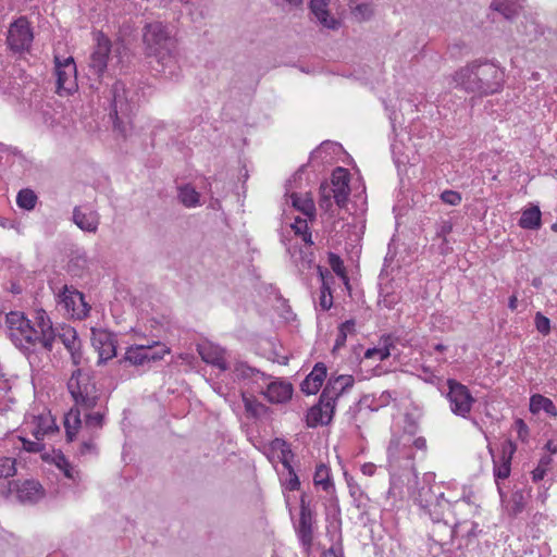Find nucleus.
<instances>
[{"mask_svg": "<svg viewBox=\"0 0 557 557\" xmlns=\"http://www.w3.org/2000/svg\"><path fill=\"white\" fill-rule=\"evenodd\" d=\"M262 394L270 403L282 404L292 398L293 386L287 382H271L267 384V389Z\"/></svg>", "mask_w": 557, "mask_h": 557, "instance_id": "nucleus-23", "label": "nucleus"}, {"mask_svg": "<svg viewBox=\"0 0 557 557\" xmlns=\"http://www.w3.org/2000/svg\"><path fill=\"white\" fill-rule=\"evenodd\" d=\"M33 424L30 433L38 441H42L46 435L58 431V426L49 413L33 417Z\"/></svg>", "mask_w": 557, "mask_h": 557, "instance_id": "nucleus-25", "label": "nucleus"}, {"mask_svg": "<svg viewBox=\"0 0 557 557\" xmlns=\"http://www.w3.org/2000/svg\"><path fill=\"white\" fill-rule=\"evenodd\" d=\"M535 327L536 330L543 334L548 335L550 332V321L547 317L543 315L541 312H536L535 314Z\"/></svg>", "mask_w": 557, "mask_h": 557, "instance_id": "nucleus-49", "label": "nucleus"}, {"mask_svg": "<svg viewBox=\"0 0 557 557\" xmlns=\"http://www.w3.org/2000/svg\"><path fill=\"white\" fill-rule=\"evenodd\" d=\"M92 346L98 351V364L104 363L116 356L114 336L107 331L92 332Z\"/></svg>", "mask_w": 557, "mask_h": 557, "instance_id": "nucleus-15", "label": "nucleus"}, {"mask_svg": "<svg viewBox=\"0 0 557 557\" xmlns=\"http://www.w3.org/2000/svg\"><path fill=\"white\" fill-rule=\"evenodd\" d=\"M355 380L351 375H338L330 377L327 384L322 391V398L327 399L335 405L337 398L342 396L347 389L351 388Z\"/></svg>", "mask_w": 557, "mask_h": 557, "instance_id": "nucleus-17", "label": "nucleus"}, {"mask_svg": "<svg viewBox=\"0 0 557 557\" xmlns=\"http://www.w3.org/2000/svg\"><path fill=\"white\" fill-rule=\"evenodd\" d=\"M104 412H88L85 414V426L88 429H101L103 426Z\"/></svg>", "mask_w": 557, "mask_h": 557, "instance_id": "nucleus-46", "label": "nucleus"}, {"mask_svg": "<svg viewBox=\"0 0 557 557\" xmlns=\"http://www.w3.org/2000/svg\"><path fill=\"white\" fill-rule=\"evenodd\" d=\"M330 0H310V11L318 22L326 28L336 29L339 22L329 11Z\"/></svg>", "mask_w": 557, "mask_h": 557, "instance_id": "nucleus-21", "label": "nucleus"}, {"mask_svg": "<svg viewBox=\"0 0 557 557\" xmlns=\"http://www.w3.org/2000/svg\"><path fill=\"white\" fill-rule=\"evenodd\" d=\"M41 485L35 481H26L18 490V497L22 500H35L40 494Z\"/></svg>", "mask_w": 557, "mask_h": 557, "instance_id": "nucleus-39", "label": "nucleus"}, {"mask_svg": "<svg viewBox=\"0 0 557 557\" xmlns=\"http://www.w3.org/2000/svg\"><path fill=\"white\" fill-rule=\"evenodd\" d=\"M326 377V367L322 362H318L312 371L301 382L300 388L307 395H313L319 392Z\"/></svg>", "mask_w": 557, "mask_h": 557, "instance_id": "nucleus-19", "label": "nucleus"}, {"mask_svg": "<svg viewBox=\"0 0 557 557\" xmlns=\"http://www.w3.org/2000/svg\"><path fill=\"white\" fill-rule=\"evenodd\" d=\"M319 206L324 211H330L335 202L339 208L346 206L350 194L349 173L343 168H336L331 182H324L319 188Z\"/></svg>", "mask_w": 557, "mask_h": 557, "instance_id": "nucleus-6", "label": "nucleus"}, {"mask_svg": "<svg viewBox=\"0 0 557 557\" xmlns=\"http://www.w3.org/2000/svg\"><path fill=\"white\" fill-rule=\"evenodd\" d=\"M271 446L274 450L280 451V454H281L280 460H281L283 467L286 470H289L290 468H293V466L290 463V459L294 457V454L290 449L289 444H287V442L282 438H275L272 442Z\"/></svg>", "mask_w": 557, "mask_h": 557, "instance_id": "nucleus-35", "label": "nucleus"}, {"mask_svg": "<svg viewBox=\"0 0 557 557\" xmlns=\"http://www.w3.org/2000/svg\"><path fill=\"white\" fill-rule=\"evenodd\" d=\"M381 297L380 302L387 309L394 308L400 300L399 295L395 293L381 294Z\"/></svg>", "mask_w": 557, "mask_h": 557, "instance_id": "nucleus-52", "label": "nucleus"}, {"mask_svg": "<svg viewBox=\"0 0 557 557\" xmlns=\"http://www.w3.org/2000/svg\"><path fill=\"white\" fill-rule=\"evenodd\" d=\"M290 197H292L293 206L297 210L302 212L310 220H313L315 218V206H314V201L311 197H309V196L301 197L297 194H293Z\"/></svg>", "mask_w": 557, "mask_h": 557, "instance_id": "nucleus-32", "label": "nucleus"}, {"mask_svg": "<svg viewBox=\"0 0 557 557\" xmlns=\"http://www.w3.org/2000/svg\"><path fill=\"white\" fill-rule=\"evenodd\" d=\"M178 200L187 208H193L199 205L200 194L189 184L183 185L178 188Z\"/></svg>", "mask_w": 557, "mask_h": 557, "instance_id": "nucleus-34", "label": "nucleus"}, {"mask_svg": "<svg viewBox=\"0 0 557 557\" xmlns=\"http://www.w3.org/2000/svg\"><path fill=\"white\" fill-rule=\"evenodd\" d=\"M440 197L443 202L449 206H458L462 200L460 193L450 189L444 190Z\"/></svg>", "mask_w": 557, "mask_h": 557, "instance_id": "nucleus-50", "label": "nucleus"}, {"mask_svg": "<svg viewBox=\"0 0 557 557\" xmlns=\"http://www.w3.org/2000/svg\"><path fill=\"white\" fill-rule=\"evenodd\" d=\"M552 461L553 459L548 455H545L540 459L537 467L532 471V480L534 482L543 480L547 470L549 469Z\"/></svg>", "mask_w": 557, "mask_h": 557, "instance_id": "nucleus-44", "label": "nucleus"}, {"mask_svg": "<svg viewBox=\"0 0 557 557\" xmlns=\"http://www.w3.org/2000/svg\"><path fill=\"white\" fill-rule=\"evenodd\" d=\"M7 40L9 47L14 51H23L29 48L33 41V32L25 17H20L11 24Z\"/></svg>", "mask_w": 557, "mask_h": 557, "instance_id": "nucleus-10", "label": "nucleus"}, {"mask_svg": "<svg viewBox=\"0 0 557 557\" xmlns=\"http://www.w3.org/2000/svg\"><path fill=\"white\" fill-rule=\"evenodd\" d=\"M16 474V460L11 457H0V479H7Z\"/></svg>", "mask_w": 557, "mask_h": 557, "instance_id": "nucleus-42", "label": "nucleus"}, {"mask_svg": "<svg viewBox=\"0 0 557 557\" xmlns=\"http://www.w3.org/2000/svg\"><path fill=\"white\" fill-rule=\"evenodd\" d=\"M335 405L320 395L319 403L312 406L307 416L306 423L308 428H315L319 424H329L332 421Z\"/></svg>", "mask_w": 557, "mask_h": 557, "instance_id": "nucleus-14", "label": "nucleus"}, {"mask_svg": "<svg viewBox=\"0 0 557 557\" xmlns=\"http://www.w3.org/2000/svg\"><path fill=\"white\" fill-rule=\"evenodd\" d=\"M110 50V40L103 35H100L97 40V46L90 55V61L88 64L89 72L97 77H101L107 70Z\"/></svg>", "mask_w": 557, "mask_h": 557, "instance_id": "nucleus-13", "label": "nucleus"}, {"mask_svg": "<svg viewBox=\"0 0 557 557\" xmlns=\"http://www.w3.org/2000/svg\"><path fill=\"white\" fill-rule=\"evenodd\" d=\"M519 226L524 230H537L541 226V211L537 206L525 209L519 220Z\"/></svg>", "mask_w": 557, "mask_h": 557, "instance_id": "nucleus-30", "label": "nucleus"}, {"mask_svg": "<svg viewBox=\"0 0 557 557\" xmlns=\"http://www.w3.org/2000/svg\"><path fill=\"white\" fill-rule=\"evenodd\" d=\"M296 236L301 237L302 242L307 245H313L312 234L308 226V221L299 216L295 218L294 223L290 225Z\"/></svg>", "mask_w": 557, "mask_h": 557, "instance_id": "nucleus-37", "label": "nucleus"}, {"mask_svg": "<svg viewBox=\"0 0 557 557\" xmlns=\"http://www.w3.org/2000/svg\"><path fill=\"white\" fill-rule=\"evenodd\" d=\"M451 230H453V225H451V223H450V222H448V221H445V222H443V223L441 224V226H440V228H438V231H437L436 235H437L438 237H442V238H443V240H444V242H446V238H445V237H446V235H448V234L451 232Z\"/></svg>", "mask_w": 557, "mask_h": 557, "instance_id": "nucleus-55", "label": "nucleus"}, {"mask_svg": "<svg viewBox=\"0 0 557 557\" xmlns=\"http://www.w3.org/2000/svg\"><path fill=\"white\" fill-rule=\"evenodd\" d=\"M54 70L57 75V92L70 95L77 88V70L73 57L54 54Z\"/></svg>", "mask_w": 557, "mask_h": 557, "instance_id": "nucleus-7", "label": "nucleus"}, {"mask_svg": "<svg viewBox=\"0 0 557 557\" xmlns=\"http://www.w3.org/2000/svg\"><path fill=\"white\" fill-rule=\"evenodd\" d=\"M339 331H344L346 334L352 333L355 331V321L347 320L338 326Z\"/></svg>", "mask_w": 557, "mask_h": 557, "instance_id": "nucleus-59", "label": "nucleus"}, {"mask_svg": "<svg viewBox=\"0 0 557 557\" xmlns=\"http://www.w3.org/2000/svg\"><path fill=\"white\" fill-rule=\"evenodd\" d=\"M318 269H319L320 276L322 278V286L320 288V296H319V305L322 310L326 311V310L331 309V307L333 306V296H332L330 286L324 281V276H323V272H322L321 268L319 267Z\"/></svg>", "mask_w": 557, "mask_h": 557, "instance_id": "nucleus-40", "label": "nucleus"}, {"mask_svg": "<svg viewBox=\"0 0 557 557\" xmlns=\"http://www.w3.org/2000/svg\"><path fill=\"white\" fill-rule=\"evenodd\" d=\"M515 451L516 445L511 441H508L503 447L499 459L494 460V476L496 482L507 479L510 475L511 458Z\"/></svg>", "mask_w": 557, "mask_h": 557, "instance_id": "nucleus-22", "label": "nucleus"}, {"mask_svg": "<svg viewBox=\"0 0 557 557\" xmlns=\"http://www.w3.org/2000/svg\"><path fill=\"white\" fill-rule=\"evenodd\" d=\"M314 511L307 502V495L300 496V515L297 533L305 546H310L313 541Z\"/></svg>", "mask_w": 557, "mask_h": 557, "instance_id": "nucleus-12", "label": "nucleus"}, {"mask_svg": "<svg viewBox=\"0 0 557 557\" xmlns=\"http://www.w3.org/2000/svg\"><path fill=\"white\" fill-rule=\"evenodd\" d=\"M502 69L490 61H473L456 72L454 79L467 92L487 96L498 92L504 84Z\"/></svg>", "mask_w": 557, "mask_h": 557, "instance_id": "nucleus-2", "label": "nucleus"}, {"mask_svg": "<svg viewBox=\"0 0 557 557\" xmlns=\"http://www.w3.org/2000/svg\"><path fill=\"white\" fill-rule=\"evenodd\" d=\"M59 302L64 306L67 312L76 319H84L88 315L90 307L85 301L84 295L64 285L63 290L59 294Z\"/></svg>", "mask_w": 557, "mask_h": 557, "instance_id": "nucleus-11", "label": "nucleus"}, {"mask_svg": "<svg viewBox=\"0 0 557 557\" xmlns=\"http://www.w3.org/2000/svg\"><path fill=\"white\" fill-rule=\"evenodd\" d=\"M515 428L517 430L518 437L524 442L529 435V428L525 422L522 419H517L515 421Z\"/></svg>", "mask_w": 557, "mask_h": 557, "instance_id": "nucleus-54", "label": "nucleus"}, {"mask_svg": "<svg viewBox=\"0 0 557 557\" xmlns=\"http://www.w3.org/2000/svg\"><path fill=\"white\" fill-rule=\"evenodd\" d=\"M198 352L201 359L209 364L218 367L220 370L225 371L227 363L224 358V349L211 343L198 345Z\"/></svg>", "mask_w": 557, "mask_h": 557, "instance_id": "nucleus-20", "label": "nucleus"}, {"mask_svg": "<svg viewBox=\"0 0 557 557\" xmlns=\"http://www.w3.org/2000/svg\"><path fill=\"white\" fill-rule=\"evenodd\" d=\"M525 506V497L522 491H515L509 499V511L516 516L520 513Z\"/></svg>", "mask_w": 557, "mask_h": 557, "instance_id": "nucleus-43", "label": "nucleus"}, {"mask_svg": "<svg viewBox=\"0 0 557 557\" xmlns=\"http://www.w3.org/2000/svg\"><path fill=\"white\" fill-rule=\"evenodd\" d=\"M33 325L38 330L39 344L46 350L51 351L55 339V332L45 310L36 311L35 324Z\"/></svg>", "mask_w": 557, "mask_h": 557, "instance_id": "nucleus-16", "label": "nucleus"}, {"mask_svg": "<svg viewBox=\"0 0 557 557\" xmlns=\"http://www.w3.org/2000/svg\"><path fill=\"white\" fill-rule=\"evenodd\" d=\"M20 440L23 444V449L28 453H40L45 447L41 441L38 440L29 441L25 437H20Z\"/></svg>", "mask_w": 557, "mask_h": 557, "instance_id": "nucleus-51", "label": "nucleus"}, {"mask_svg": "<svg viewBox=\"0 0 557 557\" xmlns=\"http://www.w3.org/2000/svg\"><path fill=\"white\" fill-rule=\"evenodd\" d=\"M348 486H349L350 495H351L352 497H355V498H356V497H357V495H361V494H362V493H361V491H360V488H359L358 486L352 485L351 483H349V484H348Z\"/></svg>", "mask_w": 557, "mask_h": 557, "instance_id": "nucleus-62", "label": "nucleus"}, {"mask_svg": "<svg viewBox=\"0 0 557 557\" xmlns=\"http://www.w3.org/2000/svg\"><path fill=\"white\" fill-rule=\"evenodd\" d=\"M41 458L45 461L54 463L57 468L61 470L67 479L75 480V475L77 474V472L61 451L44 454L41 455Z\"/></svg>", "mask_w": 557, "mask_h": 557, "instance_id": "nucleus-28", "label": "nucleus"}, {"mask_svg": "<svg viewBox=\"0 0 557 557\" xmlns=\"http://www.w3.org/2000/svg\"><path fill=\"white\" fill-rule=\"evenodd\" d=\"M392 393L386 391V392H383L380 399L382 400V403L384 404H387L389 401V399H392Z\"/></svg>", "mask_w": 557, "mask_h": 557, "instance_id": "nucleus-64", "label": "nucleus"}, {"mask_svg": "<svg viewBox=\"0 0 557 557\" xmlns=\"http://www.w3.org/2000/svg\"><path fill=\"white\" fill-rule=\"evenodd\" d=\"M383 346L380 348H369L364 352V357L376 358L380 361L387 359L391 356V347H393V339L391 336H386L383 339Z\"/></svg>", "mask_w": 557, "mask_h": 557, "instance_id": "nucleus-36", "label": "nucleus"}, {"mask_svg": "<svg viewBox=\"0 0 557 557\" xmlns=\"http://www.w3.org/2000/svg\"><path fill=\"white\" fill-rule=\"evenodd\" d=\"M111 94V112L110 116L113 120L115 127L120 126L124 117H128L135 109V103L128 99L125 84L116 81L110 90Z\"/></svg>", "mask_w": 557, "mask_h": 557, "instance_id": "nucleus-9", "label": "nucleus"}, {"mask_svg": "<svg viewBox=\"0 0 557 557\" xmlns=\"http://www.w3.org/2000/svg\"><path fill=\"white\" fill-rule=\"evenodd\" d=\"M147 354V362H156L162 360L165 355L170 354V348L158 341H151V345H143Z\"/></svg>", "mask_w": 557, "mask_h": 557, "instance_id": "nucleus-33", "label": "nucleus"}, {"mask_svg": "<svg viewBox=\"0 0 557 557\" xmlns=\"http://www.w3.org/2000/svg\"><path fill=\"white\" fill-rule=\"evenodd\" d=\"M143 41L145 54L154 58L161 64L162 71L175 64L176 42L161 22H153L144 27Z\"/></svg>", "mask_w": 557, "mask_h": 557, "instance_id": "nucleus-3", "label": "nucleus"}, {"mask_svg": "<svg viewBox=\"0 0 557 557\" xmlns=\"http://www.w3.org/2000/svg\"><path fill=\"white\" fill-rule=\"evenodd\" d=\"M120 364L128 363L134 367H145L147 362V354L143 345H132L126 348L122 359L119 360Z\"/></svg>", "mask_w": 557, "mask_h": 557, "instance_id": "nucleus-27", "label": "nucleus"}, {"mask_svg": "<svg viewBox=\"0 0 557 557\" xmlns=\"http://www.w3.org/2000/svg\"><path fill=\"white\" fill-rule=\"evenodd\" d=\"M243 401L246 412L253 418H258L265 412V407L253 397L243 394Z\"/></svg>", "mask_w": 557, "mask_h": 557, "instance_id": "nucleus-41", "label": "nucleus"}, {"mask_svg": "<svg viewBox=\"0 0 557 557\" xmlns=\"http://www.w3.org/2000/svg\"><path fill=\"white\" fill-rule=\"evenodd\" d=\"M447 399L449 401L451 412L462 418L468 417L473 404L475 403V399L471 395L469 388L454 379L447 380Z\"/></svg>", "mask_w": 557, "mask_h": 557, "instance_id": "nucleus-8", "label": "nucleus"}, {"mask_svg": "<svg viewBox=\"0 0 557 557\" xmlns=\"http://www.w3.org/2000/svg\"><path fill=\"white\" fill-rule=\"evenodd\" d=\"M387 455L391 462H397L401 458L413 459L410 438L406 435H394L389 441Z\"/></svg>", "mask_w": 557, "mask_h": 557, "instance_id": "nucleus-18", "label": "nucleus"}, {"mask_svg": "<svg viewBox=\"0 0 557 557\" xmlns=\"http://www.w3.org/2000/svg\"><path fill=\"white\" fill-rule=\"evenodd\" d=\"M372 9L369 3H359L351 7V14L358 22H363L372 16Z\"/></svg>", "mask_w": 557, "mask_h": 557, "instance_id": "nucleus-45", "label": "nucleus"}, {"mask_svg": "<svg viewBox=\"0 0 557 557\" xmlns=\"http://www.w3.org/2000/svg\"><path fill=\"white\" fill-rule=\"evenodd\" d=\"M346 339H347V334L344 331L338 330V333H337L336 339H335V344H334V349H339V348L344 347Z\"/></svg>", "mask_w": 557, "mask_h": 557, "instance_id": "nucleus-56", "label": "nucleus"}, {"mask_svg": "<svg viewBox=\"0 0 557 557\" xmlns=\"http://www.w3.org/2000/svg\"><path fill=\"white\" fill-rule=\"evenodd\" d=\"M5 325L9 338L25 354L33 352L39 344L38 330L30 323L23 312L11 311L5 315Z\"/></svg>", "mask_w": 557, "mask_h": 557, "instance_id": "nucleus-4", "label": "nucleus"}, {"mask_svg": "<svg viewBox=\"0 0 557 557\" xmlns=\"http://www.w3.org/2000/svg\"><path fill=\"white\" fill-rule=\"evenodd\" d=\"M542 410L552 417H557V408L554 403L543 395L535 394L530 398V411L539 413Z\"/></svg>", "mask_w": 557, "mask_h": 557, "instance_id": "nucleus-29", "label": "nucleus"}, {"mask_svg": "<svg viewBox=\"0 0 557 557\" xmlns=\"http://www.w3.org/2000/svg\"><path fill=\"white\" fill-rule=\"evenodd\" d=\"M288 471V480L285 482V487L288 491H297L300 487V481L298 475L296 474L294 468H290Z\"/></svg>", "mask_w": 557, "mask_h": 557, "instance_id": "nucleus-53", "label": "nucleus"}, {"mask_svg": "<svg viewBox=\"0 0 557 557\" xmlns=\"http://www.w3.org/2000/svg\"><path fill=\"white\" fill-rule=\"evenodd\" d=\"M490 8L507 20L515 18L523 8V0H492Z\"/></svg>", "mask_w": 557, "mask_h": 557, "instance_id": "nucleus-26", "label": "nucleus"}, {"mask_svg": "<svg viewBox=\"0 0 557 557\" xmlns=\"http://www.w3.org/2000/svg\"><path fill=\"white\" fill-rule=\"evenodd\" d=\"M237 375L240 377H252L257 376L258 379H261L263 382H265L267 377L264 373H261L257 369H253L251 367H248L246 364H239L236 368Z\"/></svg>", "mask_w": 557, "mask_h": 557, "instance_id": "nucleus-48", "label": "nucleus"}, {"mask_svg": "<svg viewBox=\"0 0 557 557\" xmlns=\"http://www.w3.org/2000/svg\"><path fill=\"white\" fill-rule=\"evenodd\" d=\"M60 338L67 350H73L76 349V347H81V341L77 338L76 332L73 329L67 330L60 336Z\"/></svg>", "mask_w": 557, "mask_h": 557, "instance_id": "nucleus-47", "label": "nucleus"}, {"mask_svg": "<svg viewBox=\"0 0 557 557\" xmlns=\"http://www.w3.org/2000/svg\"><path fill=\"white\" fill-rule=\"evenodd\" d=\"M375 470H376L375 465H373L371 462L364 463L361 467V472L368 476H372L375 473Z\"/></svg>", "mask_w": 557, "mask_h": 557, "instance_id": "nucleus-61", "label": "nucleus"}, {"mask_svg": "<svg viewBox=\"0 0 557 557\" xmlns=\"http://www.w3.org/2000/svg\"><path fill=\"white\" fill-rule=\"evenodd\" d=\"M330 263H331L333 270L336 273H339V271H341L339 267L342 264L341 258L334 253H331L330 255Z\"/></svg>", "mask_w": 557, "mask_h": 557, "instance_id": "nucleus-60", "label": "nucleus"}, {"mask_svg": "<svg viewBox=\"0 0 557 557\" xmlns=\"http://www.w3.org/2000/svg\"><path fill=\"white\" fill-rule=\"evenodd\" d=\"M73 221L82 231L96 233L99 225V214L96 211L84 212L79 207H75Z\"/></svg>", "mask_w": 557, "mask_h": 557, "instance_id": "nucleus-24", "label": "nucleus"}, {"mask_svg": "<svg viewBox=\"0 0 557 557\" xmlns=\"http://www.w3.org/2000/svg\"><path fill=\"white\" fill-rule=\"evenodd\" d=\"M518 304V297L516 295L510 296L508 307L510 310H516Z\"/></svg>", "mask_w": 557, "mask_h": 557, "instance_id": "nucleus-63", "label": "nucleus"}, {"mask_svg": "<svg viewBox=\"0 0 557 557\" xmlns=\"http://www.w3.org/2000/svg\"><path fill=\"white\" fill-rule=\"evenodd\" d=\"M38 197L34 190L25 188L18 191L16 196V203L20 208L30 211L35 208Z\"/></svg>", "mask_w": 557, "mask_h": 557, "instance_id": "nucleus-38", "label": "nucleus"}, {"mask_svg": "<svg viewBox=\"0 0 557 557\" xmlns=\"http://www.w3.org/2000/svg\"><path fill=\"white\" fill-rule=\"evenodd\" d=\"M410 446H413L414 448L419 450H426V440L422 436L414 438L412 442L410 441Z\"/></svg>", "mask_w": 557, "mask_h": 557, "instance_id": "nucleus-57", "label": "nucleus"}, {"mask_svg": "<svg viewBox=\"0 0 557 557\" xmlns=\"http://www.w3.org/2000/svg\"><path fill=\"white\" fill-rule=\"evenodd\" d=\"M414 502L421 509L430 516L433 522H444L445 524H457L453 519L451 505L444 498V493H436L433 486L422 484L413 496Z\"/></svg>", "mask_w": 557, "mask_h": 557, "instance_id": "nucleus-5", "label": "nucleus"}, {"mask_svg": "<svg viewBox=\"0 0 557 557\" xmlns=\"http://www.w3.org/2000/svg\"><path fill=\"white\" fill-rule=\"evenodd\" d=\"M313 483L315 486L322 487L323 491L326 493H330L334 490V484L331 479L330 469L324 463H320L317 466L314 475H313Z\"/></svg>", "mask_w": 557, "mask_h": 557, "instance_id": "nucleus-31", "label": "nucleus"}, {"mask_svg": "<svg viewBox=\"0 0 557 557\" xmlns=\"http://www.w3.org/2000/svg\"><path fill=\"white\" fill-rule=\"evenodd\" d=\"M69 352L71 354V358H72V362L74 366H79L81 364V361H82V351H81V347H76V349H73V350H69Z\"/></svg>", "mask_w": 557, "mask_h": 557, "instance_id": "nucleus-58", "label": "nucleus"}, {"mask_svg": "<svg viewBox=\"0 0 557 557\" xmlns=\"http://www.w3.org/2000/svg\"><path fill=\"white\" fill-rule=\"evenodd\" d=\"M67 389L75 401L64 419V428L69 442H72L82 426L81 410L94 409L99 400V393L96 383L89 372L82 369L73 371L67 381Z\"/></svg>", "mask_w": 557, "mask_h": 557, "instance_id": "nucleus-1", "label": "nucleus"}]
</instances>
